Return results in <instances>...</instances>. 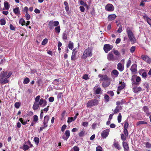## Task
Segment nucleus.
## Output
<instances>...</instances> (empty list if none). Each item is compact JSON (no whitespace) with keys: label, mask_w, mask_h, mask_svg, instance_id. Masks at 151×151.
I'll list each match as a JSON object with an SVG mask.
<instances>
[{"label":"nucleus","mask_w":151,"mask_h":151,"mask_svg":"<svg viewBox=\"0 0 151 151\" xmlns=\"http://www.w3.org/2000/svg\"><path fill=\"white\" fill-rule=\"evenodd\" d=\"M93 49L91 47H88L86 49L81 56V58L84 60L87 58L91 57L93 55Z\"/></svg>","instance_id":"obj_1"},{"label":"nucleus","mask_w":151,"mask_h":151,"mask_svg":"<svg viewBox=\"0 0 151 151\" xmlns=\"http://www.w3.org/2000/svg\"><path fill=\"white\" fill-rule=\"evenodd\" d=\"M7 74V71L2 72L0 75V83L4 85L9 83V80L6 78V76Z\"/></svg>","instance_id":"obj_2"},{"label":"nucleus","mask_w":151,"mask_h":151,"mask_svg":"<svg viewBox=\"0 0 151 151\" xmlns=\"http://www.w3.org/2000/svg\"><path fill=\"white\" fill-rule=\"evenodd\" d=\"M126 32L127 33L128 37L130 41L133 43H135L136 40L134 34L131 30L130 28L127 27L126 28Z\"/></svg>","instance_id":"obj_3"},{"label":"nucleus","mask_w":151,"mask_h":151,"mask_svg":"<svg viewBox=\"0 0 151 151\" xmlns=\"http://www.w3.org/2000/svg\"><path fill=\"white\" fill-rule=\"evenodd\" d=\"M99 101L96 99H92L89 101L86 104V105L88 107H91L98 104Z\"/></svg>","instance_id":"obj_4"},{"label":"nucleus","mask_w":151,"mask_h":151,"mask_svg":"<svg viewBox=\"0 0 151 151\" xmlns=\"http://www.w3.org/2000/svg\"><path fill=\"white\" fill-rule=\"evenodd\" d=\"M59 24V22L58 21L51 20L48 24V27L50 29H52L54 28V27L58 26Z\"/></svg>","instance_id":"obj_5"},{"label":"nucleus","mask_w":151,"mask_h":151,"mask_svg":"<svg viewBox=\"0 0 151 151\" xmlns=\"http://www.w3.org/2000/svg\"><path fill=\"white\" fill-rule=\"evenodd\" d=\"M113 46L109 44H106L104 45V50L106 53H107L108 52L112 49Z\"/></svg>","instance_id":"obj_6"},{"label":"nucleus","mask_w":151,"mask_h":151,"mask_svg":"<svg viewBox=\"0 0 151 151\" xmlns=\"http://www.w3.org/2000/svg\"><path fill=\"white\" fill-rule=\"evenodd\" d=\"M109 129H106L103 131L101 133V136L103 139L106 138L109 134Z\"/></svg>","instance_id":"obj_7"},{"label":"nucleus","mask_w":151,"mask_h":151,"mask_svg":"<svg viewBox=\"0 0 151 151\" xmlns=\"http://www.w3.org/2000/svg\"><path fill=\"white\" fill-rule=\"evenodd\" d=\"M98 76L100 78V81L110 80L111 79L110 78H109L106 75L99 74Z\"/></svg>","instance_id":"obj_8"},{"label":"nucleus","mask_w":151,"mask_h":151,"mask_svg":"<svg viewBox=\"0 0 151 151\" xmlns=\"http://www.w3.org/2000/svg\"><path fill=\"white\" fill-rule=\"evenodd\" d=\"M141 58L147 63H151V58L146 55H142Z\"/></svg>","instance_id":"obj_9"},{"label":"nucleus","mask_w":151,"mask_h":151,"mask_svg":"<svg viewBox=\"0 0 151 151\" xmlns=\"http://www.w3.org/2000/svg\"><path fill=\"white\" fill-rule=\"evenodd\" d=\"M105 10L108 12H112L114 10V7L111 4H108L105 7Z\"/></svg>","instance_id":"obj_10"},{"label":"nucleus","mask_w":151,"mask_h":151,"mask_svg":"<svg viewBox=\"0 0 151 151\" xmlns=\"http://www.w3.org/2000/svg\"><path fill=\"white\" fill-rule=\"evenodd\" d=\"M107 59L109 61H114L118 60V58H115L112 52H109L107 55Z\"/></svg>","instance_id":"obj_11"},{"label":"nucleus","mask_w":151,"mask_h":151,"mask_svg":"<svg viewBox=\"0 0 151 151\" xmlns=\"http://www.w3.org/2000/svg\"><path fill=\"white\" fill-rule=\"evenodd\" d=\"M93 90H94V93L95 94H100L102 92L101 87H98L97 86H95L93 88Z\"/></svg>","instance_id":"obj_12"},{"label":"nucleus","mask_w":151,"mask_h":151,"mask_svg":"<svg viewBox=\"0 0 151 151\" xmlns=\"http://www.w3.org/2000/svg\"><path fill=\"white\" fill-rule=\"evenodd\" d=\"M39 104L40 106L42 107H44L47 105V101L45 99L41 98L40 100Z\"/></svg>","instance_id":"obj_13"},{"label":"nucleus","mask_w":151,"mask_h":151,"mask_svg":"<svg viewBox=\"0 0 151 151\" xmlns=\"http://www.w3.org/2000/svg\"><path fill=\"white\" fill-rule=\"evenodd\" d=\"M49 120V117L47 115L45 116L44 118V120L43 122V124L44 125H45L48 126V122Z\"/></svg>","instance_id":"obj_14"},{"label":"nucleus","mask_w":151,"mask_h":151,"mask_svg":"<svg viewBox=\"0 0 151 151\" xmlns=\"http://www.w3.org/2000/svg\"><path fill=\"white\" fill-rule=\"evenodd\" d=\"M122 146L124 149V151H129V147L128 143L126 142H122Z\"/></svg>","instance_id":"obj_15"},{"label":"nucleus","mask_w":151,"mask_h":151,"mask_svg":"<svg viewBox=\"0 0 151 151\" xmlns=\"http://www.w3.org/2000/svg\"><path fill=\"white\" fill-rule=\"evenodd\" d=\"M110 83V80H106L102 83V86L103 87L106 88L109 86Z\"/></svg>","instance_id":"obj_16"},{"label":"nucleus","mask_w":151,"mask_h":151,"mask_svg":"<svg viewBox=\"0 0 151 151\" xmlns=\"http://www.w3.org/2000/svg\"><path fill=\"white\" fill-rule=\"evenodd\" d=\"M117 68L120 72L123 71L124 69V65L120 63H119L117 65Z\"/></svg>","instance_id":"obj_17"},{"label":"nucleus","mask_w":151,"mask_h":151,"mask_svg":"<svg viewBox=\"0 0 151 151\" xmlns=\"http://www.w3.org/2000/svg\"><path fill=\"white\" fill-rule=\"evenodd\" d=\"M133 90L134 93H137L142 91V89L141 87L136 86L133 88Z\"/></svg>","instance_id":"obj_18"},{"label":"nucleus","mask_w":151,"mask_h":151,"mask_svg":"<svg viewBox=\"0 0 151 151\" xmlns=\"http://www.w3.org/2000/svg\"><path fill=\"white\" fill-rule=\"evenodd\" d=\"M137 65L136 64H133L130 68V70L132 72L134 73H135L137 72Z\"/></svg>","instance_id":"obj_19"},{"label":"nucleus","mask_w":151,"mask_h":151,"mask_svg":"<svg viewBox=\"0 0 151 151\" xmlns=\"http://www.w3.org/2000/svg\"><path fill=\"white\" fill-rule=\"evenodd\" d=\"M119 83L121 84V85L120 86H119L117 88L119 91H121L125 87V83L124 82H122L121 81L119 82Z\"/></svg>","instance_id":"obj_20"},{"label":"nucleus","mask_w":151,"mask_h":151,"mask_svg":"<svg viewBox=\"0 0 151 151\" xmlns=\"http://www.w3.org/2000/svg\"><path fill=\"white\" fill-rule=\"evenodd\" d=\"M116 15L115 14H110L108 16V20L109 21L113 20L116 18Z\"/></svg>","instance_id":"obj_21"},{"label":"nucleus","mask_w":151,"mask_h":151,"mask_svg":"<svg viewBox=\"0 0 151 151\" xmlns=\"http://www.w3.org/2000/svg\"><path fill=\"white\" fill-rule=\"evenodd\" d=\"M111 74L112 76L114 75L115 77H117L118 76L119 73L116 70L114 69L111 71Z\"/></svg>","instance_id":"obj_22"},{"label":"nucleus","mask_w":151,"mask_h":151,"mask_svg":"<svg viewBox=\"0 0 151 151\" xmlns=\"http://www.w3.org/2000/svg\"><path fill=\"white\" fill-rule=\"evenodd\" d=\"M9 8V4L7 1H5L4 3V8L3 10H8Z\"/></svg>","instance_id":"obj_23"},{"label":"nucleus","mask_w":151,"mask_h":151,"mask_svg":"<svg viewBox=\"0 0 151 151\" xmlns=\"http://www.w3.org/2000/svg\"><path fill=\"white\" fill-rule=\"evenodd\" d=\"M122 107L121 106H116L114 111V114H117L120 110L122 109Z\"/></svg>","instance_id":"obj_24"},{"label":"nucleus","mask_w":151,"mask_h":151,"mask_svg":"<svg viewBox=\"0 0 151 151\" xmlns=\"http://www.w3.org/2000/svg\"><path fill=\"white\" fill-rule=\"evenodd\" d=\"M141 81V78L139 76H136V82L132 83V84H135L136 85H139V82Z\"/></svg>","instance_id":"obj_25"},{"label":"nucleus","mask_w":151,"mask_h":151,"mask_svg":"<svg viewBox=\"0 0 151 151\" xmlns=\"http://www.w3.org/2000/svg\"><path fill=\"white\" fill-rule=\"evenodd\" d=\"M144 19L146 20L147 23L150 25L151 27V19L150 18L147 16L145 15L143 16Z\"/></svg>","instance_id":"obj_26"},{"label":"nucleus","mask_w":151,"mask_h":151,"mask_svg":"<svg viewBox=\"0 0 151 151\" xmlns=\"http://www.w3.org/2000/svg\"><path fill=\"white\" fill-rule=\"evenodd\" d=\"M39 105L38 103L35 102L32 106V109L35 111L37 110L39 107Z\"/></svg>","instance_id":"obj_27"},{"label":"nucleus","mask_w":151,"mask_h":151,"mask_svg":"<svg viewBox=\"0 0 151 151\" xmlns=\"http://www.w3.org/2000/svg\"><path fill=\"white\" fill-rule=\"evenodd\" d=\"M113 145L115 148L118 149L119 150H120L121 148L117 142H114L113 143Z\"/></svg>","instance_id":"obj_28"},{"label":"nucleus","mask_w":151,"mask_h":151,"mask_svg":"<svg viewBox=\"0 0 151 151\" xmlns=\"http://www.w3.org/2000/svg\"><path fill=\"white\" fill-rule=\"evenodd\" d=\"M104 101L106 103L108 102L109 101L110 97L107 94H105L104 95Z\"/></svg>","instance_id":"obj_29"},{"label":"nucleus","mask_w":151,"mask_h":151,"mask_svg":"<svg viewBox=\"0 0 151 151\" xmlns=\"http://www.w3.org/2000/svg\"><path fill=\"white\" fill-rule=\"evenodd\" d=\"M19 120L21 122L22 124L23 125H25L27 124V122L29 121V120L28 119L25 121H23V120L22 118L19 119Z\"/></svg>","instance_id":"obj_30"},{"label":"nucleus","mask_w":151,"mask_h":151,"mask_svg":"<svg viewBox=\"0 0 151 151\" xmlns=\"http://www.w3.org/2000/svg\"><path fill=\"white\" fill-rule=\"evenodd\" d=\"M64 4L65 6V11L68 12L69 10L68 4L67 1H65L64 2Z\"/></svg>","instance_id":"obj_31"},{"label":"nucleus","mask_w":151,"mask_h":151,"mask_svg":"<svg viewBox=\"0 0 151 151\" xmlns=\"http://www.w3.org/2000/svg\"><path fill=\"white\" fill-rule=\"evenodd\" d=\"M121 139L123 141V142H124L125 141L127 138L128 137V136L127 135H125L124 134H121Z\"/></svg>","instance_id":"obj_32"},{"label":"nucleus","mask_w":151,"mask_h":151,"mask_svg":"<svg viewBox=\"0 0 151 151\" xmlns=\"http://www.w3.org/2000/svg\"><path fill=\"white\" fill-rule=\"evenodd\" d=\"M73 43L71 41L69 42V43L68 45V47L71 50H72L73 48Z\"/></svg>","instance_id":"obj_33"},{"label":"nucleus","mask_w":151,"mask_h":151,"mask_svg":"<svg viewBox=\"0 0 151 151\" xmlns=\"http://www.w3.org/2000/svg\"><path fill=\"white\" fill-rule=\"evenodd\" d=\"M147 124V123L146 122L143 121H139L137 123L136 125L137 126H138L140 125Z\"/></svg>","instance_id":"obj_34"},{"label":"nucleus","mask_w":151,"mask_h":151,"mask_svg":"<svg viewBox=\"0 0 151 151\" xmlns=\"http://www.w3.org/2000/svg\"><path fill=\"white\" fill-rule=\"evenodd\" d=\"M13 11L15 14H19L20 10L19 7H17L16 8L13 9Z\"/></svg>","instance_id":"obj_35"},{"label":"nucleus","mask_w":151,"mask_h":151,"mask_svg":"<svg viewBox=\"0 0 151 151\" xmlns=\"http://www.w3.org/2000/svg\"><path fill=\"white\" fill-rule=\"evenodd\" d=\"M125 101L124 100H122L120 101H117L116 105L118 106L120 105H122L124 104Z\"/></svg>","instance_id":"obj_36"},{"label":"nucleus","mask_w":151,"mask_h":151,"mask_svg":"<svg viewBox=\"0 0 151 151\" xmlns=\"http://www.w3.org/2000/svg\"><path fill=\"white\" fill-rule=\"evenodd\" d=\"M19 23L22 25V26H24L25 24V22L24 19L21 18L19 21Z\"/></svg>","instance_id":"obj_37"},{"label":"nucleus","mask_w":151,"mask_h":151,"mask_svg":"<svg viewBox=\"0 0 151 151\" xmlns=\"http://www.w3.org/2000/svg\"><path fill=\"white\" fill-rule=\"evenodd\" d=\"M143 86L144 87L147 89V92H148L149 91V84L146 82L144 83Z\"/></svg>","instance_id":"obj_38"},{"label":"nucleus","mask_w":151,"mask_h":151,"mask_svg":"<svg viewBox=\"0 0 151 151\" xmlns=\"http://www.w3.org/2000/svg\"><path fill=\"white\" fill-rule=\"evenodd\" d=\"M85 131L84 130H83L81 131L78 134L79 137H82L84 136L85 134Z\"/></svg>","instance_id":"obj_39"},{"label":"nucleus","mask_w":151,"mask_h":151,"mask_svg":"<svg viewBox=\"0 0 151 151\" xmlns=\"http://www.w3.org/2000/svg\"><path fill=\"white\" fill-rule=\"evenodd\" d=\"M56 27L55 28V31L56 32L59 33L60 30V26H56Z\"/></svg>","instance_id":"obj_40"},{"label":"nucleus","mask_w":151,"mask_h":151,"mask_svg":"<svg viewBox=\"0 0 151 151\" xmlns=\"http://www.w3.org/2000/svg\"><path fill=\"white\" fill-rule=\"evenodd\" d=\"M129 124L127 120H126L124 122V129H127L128 128Z\"/></svg>","instance_id":"obj_41"},{"label":"nucleus","mask_w":151,"mask_h":151,"mask_svg":"<svg viewBox=\"0 0 151 151\" xmlns=\"http://www.w3.org/2000/svg\"><path fill=\"white\" fill-rule=\"evenodd\" d=\"M33 119L32 122H35V123L37 122L38 120V116L37 115H35L33 116Z\"/></svg>","instance_id":"obj_42"},{"label":"nucleus","mask_w":151,"mask_h":151,"mask_svg":"<svg viewBox=\"0 0 151 151\" xmlns=\"http://www.w3.org/2000/svg\"><path fill=\"white\" fill-rule=\"evenodd\" d=\"M67 35L66 33H63L62 35V38L65 41H66L67 39Z\"/></svg>","instance_id":"obj_43"},{"label":"nucleus","mask_w":151,"mask_h":151,"mask_svg":"<svg viewBox=\"0 0 151 151\" xmlns=\"http://www.w3.org/2000/svg\"><path fill=\"white\" fill-rule=\"evenodd\" d=\"M128 51V49L127 48H123L121 49V52L122 55H124L125 54V52H127Z\"/></svg>","instance_id":"obj_44"},{"label":"nucleus","mask_w":151,"mask_h":151,"mask_svg":"<svg viewBox=\"0 0 151 151\" xmlns=\"http://www.w3.org/2000/svg\"><path fill=\"white\" fill-rule=\"evenodd\" d=\"M29 147L27 145H24L23 146V149L24 151L27 150L29 149Z\"/></svg>","instance_id":"obj_45"},{"label":"nucleus","mask_w":151,"mask_h":151,"mask_svg":"<svg viewBox=\"0 0 151 151\" xmlns=\"http://www.w3.org/2000/svg\"><path fill=\"white\" fill-rule=\"evenodd\" d=\"M0 24L1 25H3L6 24V20L5 18L1 19L0 20Z\"/></svg>","instance_id":"obj_46"},{"label":"nucleus","mask_w":151,"mask_h":151,"mask_svg":"<svg viewBox=\"0 0 151 151\" xmlns=\"http://www.w3.org/2000/svg\"><path fill=\"white\" fill-rule=\"evenodd\" d=\"M122 118V116L121 115V113H119V114L118 116L117 117V120L118 121L119 123H120L121 122Z\"/></svg>","instance_id":"obj_47"},{"label":"nucleus","mask_w":151,"mask_h":151,"mask_svg":"<svg viewBox=\"0 0 151 151\" xmlns=\"http://www.w3.org/2000/svg\"><path fill=\"white\" fill-rule=\"evenodd\" d=\"M70 151H79V149L78 147L75 146L71 149Z\"/></svg>","instance_id":"obj_48"},{"label":"nucleus","mask_w":151,"mask_h":151,"mask_svg":"<svg viewBox=\"0 0 151 151\" xmlns=\"http://www.w3.org/2000/svg\"><path fill=\"white\" fill-rule=\"evenodd\" d=\"M76 52L74 53L73 52H72V55L71 57V60H76Z\"/></svg>","instance_id":"obj_49"},{"label":"nucleus","mask_w":151,"mask_h":151,"mask_svg":"<svg viewBox=\"0 0 151 151\" xmlns=\"http://www.w3.org/2000/svg\"><path fill=\"white\" fill-rule=\"evenodd\" d=\"M29 78L27 77L24 79L23 83L24 84H27L29 82Z\"/></svg>","instance_id":"obj_50"},{"label":"nucleus","mask_w":151,"mask_h":151,"mask_svg":"<svg viewBox=\"0 0 151 151\" xmlns=\"http://www.w3.org/2000/svg\"><path fill=\"white\" fill-rule=\"evenodd\" d=\"M47 42L48 40L46 38H45L43 40L42 42V45H45L47 43Z\"/></svg>","instance_id":"obj_51"},{"label":"nucleus","mask_w":151,"mask_h":151,"mask_svg":"<svg viewBox=\"0 0 151 151\" xmlns=\"http://www.w3.org/2000/svg\"><path fill=\"white\" fill-rule=\"evenodd\" d=\"M143 109L145 113L149 111V109L147 106H144L143 108Z\"/></svg>","instance_id":"obj_52"},{"label":"nucleus","mask_w":151,"mask_h":151,"mask_svg":"<svg viewBox=\"0 0 151 151\" xmlns=\"http://www.w3.org/2000/svg\"><path fill=\"white\" fill-rule=\"evenodd\" d=\"M65 134L67 138H69L70 135V131L69 130H66L65 132Z\"/></svg>","instance_id":"obj_53"},{"label":"nucleus","mask_w":151,"mask_h":151,"mask_svg":"<svg viewBox=\"0 0 151 151\" xmlns=\"http://www.w3.org/2000/svg\"><path fill=\"white\" fill-rule=\"evenodd\" d=\"M107 93L111 97L113 96L114 95L113 91H108L107 92Z\"/></svg>","instance_id":"obj_54"},{"label":"nucleus","mask_w":151,"mask_h":151,"mask_svg":"<svg viewBox=\"0 0 151 151\" xmlns=\"http://www.w3.org/2000/svg\"><path fill=\"white\" fill-rule=\"evenodd\" d=\"M131 60L130 59L128 60V61H127V63L126 64V67L127 68H129V67L131 65Z\"/></svg>","instance_id":"obj_55"},{"label":"nucleus","mask_w":151,"mask_h":151,"mask_svg":"<svg viewBox=\"0 0 151 151\" xmlns=\"http://www.w3.org/2000/svg\"><path fill=\"white\" fill-rule=\"evenodd\" d=\"M145 147L147 148H150L151 147V144L149 142H147L145 144Z\"/></svg>","instance_id":"obj_56"},{"label":"nucleus","mask_w":151,"mask_h":151,"mask_svg":"<svg viewBox=\"0 0 151 151\" xmlns=\"http://www.w3.org/2000/svg\"><path fill=\"white\" fill-rule=\"evenodd\" d=\"M40 96L39 95L37 96L35 98V102L38 103L40 101Z\"/></svg>","instance_id":"obj_57"},{"label":"nucleus","mask_w":151,"mask_h":151,"mask_svg":"<svg viewBox=\"0 0 151 151\" xmlns=\"http://www.w3.org/2000/svg\"><path fill=\"white\" fill-rule=\"evenodd\" d=\"M113 52L114 54L116 56H119L120 55V53L117 50H114Z\"/></svg>","instance_id":"obj_58"},{"label":"nucleus","mask_w":151,"mask_h":151,"mask_svg":"<svg viewBox=\"0 0 151 151\" xmlns=\"http://www.w3.org/2000/svg\"><path fill=\"white\" fill-rule=\"evenodd\" d=\"M122 25H120L119 27L118 30H117V32L120 33L122 31Z\"/></svg>","instance_id":"obj_59"},{"label":"nucleus","mask_w":151,"mask_h":151,"mask_svg":"<svg viewBox=\"0 0 151 151\" xmlns=\"http://www.w3.org/2000/svg\"><path fill=\"white\" fill-rule=\"evenodd\" d=\"M123 133L124 134L128 136L129 133L127 129H124Z\"/></svg>","instance_id":"obj_60"},{"label":"nucleus","mask_w":151,"mask_h":151,"mask_svg":"<svg viewBox=\"0 0 151 151\" xmlns=\"http://www.w3.org/2000/svg\"><path fill=\"white\" fill-rule=\"evenodd\" d=\"M73 118L72 117H68V118L67 122L68 123H70L74 121Z\"/></svg>","instance_id":"obj_61"},{"label":"nucleus","mask_w":151,"mask_h":151,"mask_svg":"<svg viewBox=\"0 0 151 151\" xmlns=\"http://www.w3.org/2000/svg\"><path fill=\"white\" fill-rule=\"evenodd\" d=\"M135 47L134 46H133L132 47H131V48L130 49V52L131 53H133L134 52L135 50Z\"/></svg>","instance_id":"obj_62"},{"label":"nucleus","mask_w":151,"mask_h":151,"mask_svg":"<svg viewBox=\"0 0 151 151\" xmlns=\"http://www.w3.org/2000/svg\"><path fill=\"white\" fill-rule=\"evenodd\" d=\"M82 78L85 79L86 80H87L89 79L88 77V76L87 74H85L83 75L82 77Z\"/></svg>","instance_id":"obj_63"},{"label":"nucleus","mask_w":151,"mask_h":151,"mask_svg":"<svg viewBox=\"0 0 151 151\" xmlns=\"http://www.w3.org/2000/svg\"><path fill=\"white\" fill-rule=\"evenodd\" d=\"M20 106V104L19 102H16L14 104V106L16 108H19Z\"/></svg>","instance_id":"obj_64"}]
</instances>
